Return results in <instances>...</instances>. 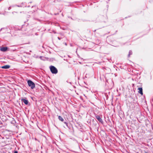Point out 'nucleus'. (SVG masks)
I'll return each instance as SVG.
<instances>
[{
    "mask_svg": "<svg viewBox=\"0 0 153 153\" xmlns=\"http://www.w3.org/2000/svg\"><path fill=\"white\" fill-rule=\"evenodd\" d=\"M40 58L41 59L44 60L43 59L44 58V57L43 56H40Z\"/></svg>",
    "mask_w": 153,
    "mask_h": 153,
    "instance_id": "nucleus-10",
    "label": "nucleus"
},
{
    "mask_svg": "<svg viewBox=\"0 0 153 153\" xmlns=\"http://www.w3.org/2000/svg\"><path fill=\"white\" fill-rule=\"evenodd\" d=\"M50 68L51 73L53 74H56L58 72L57 69L54 66H51Z\"/></svg>",
    "mask_w": 153,
    "mask_h": 153,
    "instance_id": "nucleus-1",
    "label": "nucleus"
},
{
    "mask_svg": "<svg viewBox=\"0 0 153 153\" xmlns=\"http://www.w3.org/2000/svg\"><path fill=\"white\" fill-rule=\"evenodd\" d=\"M65 124H67V123H66V122H65Z\"/></svg>",
    "mask_w": 153,
    "mask_h": 153,
    "instance_id": "nucleus-14",
    "label": "nucleus"
},
{
    "mask_svg": "<svg viewBox=\"0 0 153 153\" xmlns=\"http://www.w3.org/2000/svg\"><path fill=\"white\" fill-rule=\"evenodd\" d=\"M7 48L6 47H4L1 48L0 49L2 51H5L7 50Z\"/></svg>",
    "mask_w": 153,
    "mask_h": 153,
    "instance_id": "nucleus-6",
    "label": "nucleus"
},
{
    "mask_svg": "<svg viewBox=\"0 0 153 153\" xmlns=\"http://www.w3.org/2000/svg\"><path fill=\"white\" fill-rule=\"evenodd\" d=\"M138 93H140L141 95H143V89L142 88H138Z\"/></svg>",
    "mask_w": 153,
    "mask_h": 153,
    "instance_id": "nucleus-5",
    "label": "nucleus"
},
{
    "mask_svg": "<svg viewBox=\"0 0 153 153\" xmlns=\"http://www.w3.org/2000/svg\"><path fill=\"white\" fill-rule=\"evenodd\" d=\"M59 119L62 122H63L64 120V119L60 116L58 117Z\"/></svg>",
    "mask_w": 153,
    "mask_h": 153,
    "instance_id": "nucleus-8",
    "label": "nucleus"
},
{
    "mask_svg": "<svg viewBox=\"0 0 153 153\" xmlns=\"http://www.w3.org/2000/svg\"><path fill=\"white\" fill-rule=\"evenodd\" d=\"M58 39L59 40H60V39L59 37H58Z\"/></svg>",
    "mask_w": 153,
    "mask_h": 153,
    "instance_id": "nucleus-13",
    "label": "nucleus"
},
{
    "mask_svg": "<svg viewBox=\"0 0 153 153\" xmlns=\"http://www.w3.org/2000/svg\"><path fill=\"white\" fill-rule=\"evenodd\" d=\"M132 53L131 51H130L129 52V53L128 55V57H130V55L132 54Z\"/></svg>",
    "mask_w": 153,
    "mask_h": 153,
    "instance_id": "nucleus-9",
    "label": "nucleus"
},
{
    "mask_svg": "<svg viewBox=\"0 0 153 153\" xmlns=\"http://www.w3.org/2000/svg\"><path fill=\"white\" fill-rule=\"evenodd\" d=\"M10 67V65H7L2 66L1 68L4 69H8Z\"/></svg>",
    "mask_w": 153,
    "mask_h": 153,
    "instance_id": "nucleus-7",
    "label": "nucleus"
},
{
    "mask_svg": "<svg viewBox=\"0 0 153 153\" xmlns=\"http://www.w3.org/2000/svg\"><path fill=\"white\" fill-rule=\"evenodd\" d=\"M97 119L100 122L102 123H103V121L102 119L99 115H97L96 116Z\"/></svg>",
    "mask_w": 153,
    "mask_h": 153,
    "instance_id": "nucleus-3",
    "label": "nucleus"
},
{
    "mask_svg": "<svg viewBox=\"0 0 153 153\" xmlns=\"http://www.w3.org/2000/svg\"><path fill=\"white\" fill-rule=\"evenodd\" d=\"M28 85L31 87V89H33L35 88V85L34 83L30 80H28L27 81Z\"/></svg>",
    "mask_w": 153,
    "mask_h": 153,
    "instance_id": "nucleus-2",
    "label": "nucleus"
},
{
    "mask_svg": "<svg viewBox=\"0 0 153 153\" xmlns=\"http://www.w3.org/2000/svg\"><path fill=\"white\" fill-rule=\"evenodd\" d=\"M146 153H147V152H146Z\"/></svg>",
    "mask_w": 153,
    "mask_h": 153,
    "instance_id": "nucleus-16",
    "label": "nucleus"
},
{
    "mask_svg": "<svg viewBox=\"0 0 153 153\" xmlns=\"http://www.w3.org/2000/svg\"><path fill=\"white\" fill-rule=\"evenodd\" d=\"M21 101L23 102L25 104L27 105L28 103V101L27 100L23 98L21 99Z\"/></svg>",
    "mask_w": 153,
    "mask_h": 153,
    "instance_id": "nucleus-4",
    "label": "nucleus"
},
{
    "mask_svg": "<svg viewBox=\"0 0 153 153\" xmlns=\"http://www.w3.org/2000/svg\"><path fill=\"white\" fill-rule=\"evenodd\" d=\"M18 7H19L20 6H17Z\"/></svg>",
    "mask_w": 153,
    "mask_h": 153,
    "instance_id": "nucleus-15",
    "label": "nucleus"
},
{
    "mask_svg": "<svg viewBox=\"0 0 153 153\" xmlns=\"http://www.w3.org/2000/svg\"><path fill=\"white\" fill-rule=\"evenodd\" d=\"M10 9H11V7H9V8H8V9H9V10H10Z\"/></svg>",
    "mask_w": 153,
    "mask_h": 153,
    "instance_id": "nucleus-12",
    "label": "nucleus"
},
{
    "mask_svg": "<svg viewBox=\"0 0 153 153\" xmlns=\"http://www.w3.org/2000/svg\"><path fill=\"white\" fill-rule=\"evenodd\" d=\"M14 153H18V152L17 151H15Z\"/></svg>",
    "mask_w": 153,
    "mask_h": 153,
    "instance_id": "nucleus-11",
    "label": "nucleus"
}]
</instances>
